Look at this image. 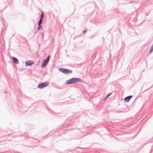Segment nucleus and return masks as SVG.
<instances>
[{
	"mask_svg": "<svg viewBox=\"0 0 153 153\" xmlns=\"http://www.w3.org/2000/svg\"><path fill=\"white\" fill-rule=\"evenodd\" d=\"M34 63V62L33 61H27L25 62V65L26 66H30Z\"/></svg>",
	"mask_w": 153,
	"mask_h": 153,
	"instance_id": "nucleus-5",
	"label": "nucleus"
},
{
	"mask_svg": "<svg viewBox=\"0 0 153 153\" xmlns=\"http://www.w3.org/2000/svg\"><path fill=\"white\" fill-rule=\"evenodd\" d=\"M59 70L60 71L64 74L71 73L72 72L71 70L64 68H59Z\"/></svg>",
	"mask_w": 153,
	"mask_h": 153,
	"instance_id": "nucleus-3",
	"label": "nucleus"
},
{
	"mask_svg": "<svg viewBox=\"0 0 153 153\" xmlns=\"http://www.w3.org/2000/svg\"><path fill=\"white\" fill-rule=\"evenodd\" d=\"M81 80L79 78H72L66 81L65 83L67 84H72L75 82H81Z\"/></svg>",
	"mask_w": 153,
	"mask_h": 153,
	"instance_id": "nucleus-1",
	"label": "nucleus"
},
{
	"mask_svg": "<svg viewBox=\"0 0 153 153\" xmlns=\"http://www.w3.org/2000/svg\"><path fill=\"white\" fill-rule=\"evenodd\" d=\"M132 97V96H130L126 97L125 98V101L126 102H128Z\"/></svg>",
	"mask_w": 153,
	"mask_h": 153,
	"instance_id": "nucleus-7",
	"label": "nucleus"
},
{
	"mask_svg": "<svg viewBox=\"0 0 153 153\" xmlns=\"http://www.w3.org/2000/svg\"><path fill=\"white\" fill-rule=\"evenodd\" d=\"M39 26L37 28L38 30H39L40 29V28H41V25H39Z\"/></svg>",
	"mask_w": 153,
	"mask_h": 153,
	"instance_id": "nucleus-12",
	"label": "nucleus"
},
{
	"mask_svg": "<svg viewBox=\"0 0 153 153\" xmlns=\"http://www.w3.org/2000/svg\"><path fill=\"white\" fill-rule=\"evenodd\" d=\"M153 51V45L150 48V50H149V52L151 53Z\"/></svg>",
	"mask_w": 153,
	"mask_h": 153,
	"instance_id": "nucleus-8",
	"label": "nucleus"
},
{
	"mask_svg": "<svg viewBox=\"0 0 153 153\" xmlns=\"http://www.w3.org/2000/svg\"><path fill=\"white\" fill-rule=\"evenodd\" d=\"M12 59L14 64H18L19 63V61L16 58L14 57H12Z\"/></svg>",
	"mask_w": 153,
	"mask_h": 153,
	"instance_id": "nucleus-6",
	"label": "nucleus"
},
{
	"mask_svg": "<svg viewBox=\"0 0 153 153\" xmlns=\"http://www.w3.org/2000/svg\"><path fill=\"white\" fill-rule=\"evenodd\" d=\"M85 32H86V31H83V33H85Z\"/></svg>",
	"mask_w": 153,
	"mask_h": 153,
	"instance_id": "nucleus-13",
	"label": "nucleus"
},
{
	"mask_svg": "<svg viewBox=\"0 0 153 153\" xmlns=\"http://www.w3.org/2000/svg\"><path fill=\"white\" fill-rule=\"evenodd\" d=\"M50 56H49L47 57L46 59L42 62L41 65L42 67H45L48 64L50 60Z\"/></svg>",
	"mask_w": 153,
	"mask_h": 153,
	"instance_id": "nucleus-4",
	"label": "nucleus"
},
{
	"mask_svg": "<svg viewBox=\"0 0 153 153\" xmlns=\"http://www.w3.org/2000/svg\"><path fill=\"white\" fill-rule=\"evenodd\" d=\"M44 17V14L43 12L42 11V13L41 15V16L40 17V19H42V18H43Z\"/></svg>",
	"mask_w": 153,
	"mask_h": 153,
	"instance_id": "nucleus-10",
	"label": "nucleus"
},
{
	"mask_svg": "<svg viewBox=\"0 0 153 153\" xmlns=\"http://www.w3.org/2000/svg\"><path fill=\"white\" fill-rule=\"evenodd\" d=\"M111 94H109L107 96H106L104 98V100H105L109 97V96L111 95Z\"/></svg>",
	"mask_w": 153,
	"mask_h": 153,
	"instance_id": "nucleus-11",
	"label": "nucleus"
},
{
	"mask_svg": "<svg viewBox=\"0 0 153 153\" xmlns=\"http://www.w3.org/2000/svg\"><path fill=\"white\" fill-rule=\"evenodd\" d=\"M42 19H40V20L38 22V25H41L42 23Z\"/></svg>",
	"mask_w": 153,
	"mask_h": 153,
	"instance_id": "nucleus-9",
	"label": "nucleus"
},
{
	"mask_svg": "<svg viewBox=\"0 0 153 153\" xmlns=\"http://www.w3.org/2000/svg\"><path fill=\"white\" fill-rule=\"evenodd\" d=\"M49 85V83L48 82H46L43 83L39 84L38 85V87L40 89H42L47 86Z\"/></svg>",
	"mask_w": 153,
	"mask_h": 153,
	"instance_id": "nucleus-2",
	"label": "nucleus"
}]
</instances>
